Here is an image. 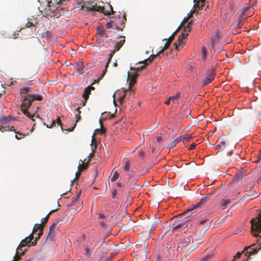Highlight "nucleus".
Returning a JSON list of instances; mask_svg holds the SVG:
<instances>
[{
    "instance_id": "obj_1",
    "label": "nucleus",
    "mask_w": 261,
    "mask_h": 261,
    "mask_svg": "<svg viewBox=\"0 0 261 261\" xmlns=\"http://www.w3.org/2000/svg\"><path fill=\"white\" fill-rule=\"evenodd\" d=\"M32 92H33V89L29 87H22L20 89V94L21 96V100H22L20 108L25 115H27L29 118L34 121L35 115L30 114L28 112V109L31 106L33 101H41L42 100L43 97L40 95L30 93Z\"/></svg>"
},
{
    "instance_id": "obj_2",
    "label": "nucleus",
    "mask_w": 261,
    "mask_h": 261,
    "mask_svg": "<svg viewBox=\"0 0 261 261\" xmlns=\"http://www.w3.org/2000/svg\"><path fill=\"white\" fill-rule=\"evenodd\" d=\"M111 12L105 11V8L100 6H97V4L93 1L86 2L82 6L81 9L87 11H95L104 13L105 15H110L114 13L112 6L110 5Z\"/></svg>"
},
{
    "instance_id": "obj_3",
    "label": "nucleus",
    "mask_w": 261,
    "mask_h": 261,
    "mask_svg": "<svg viewBox=\"0 0 261 261\" xmlns=\"http://www.w3.org/2000/svg\"><path fill=\"white\" fill-rule=\"evenodd\" d=\"M250 223L253 235L256 238L261 237V211L257 217L251 220Z\"/></svg>"
},
{
    "instance_id": "obj_4",
    "label": "nucleus",
    "mask_w": 261,
    "mask_h": 261,
    "mask_svg": "<svg viewBox=\"0 0 261 261\" xmlns=\"http://www.w3.org/2000/svg\"><path fill=\"white\" fill-rule=\"evenodd\" d=\"M215 69L214 67H211L207 70L205 75L203 79L202 86H205L211 83L215 79Z\"/></svg>"
},
{
    "instance_id": "obj_5",
    "label": "nucleus",
    "mask_w": 261,
    "mask_h": 261,
    "mask_svg": "<svg viewBox=\"0 0 261 261\" xmlns=\"http://www.w3.org/2000/svg\"><path fill=\"white\" fill-rule=\"evenodd\" d=\"M254 245L255 244H253L249 246H247V247H245L244 249L243 250V251L242 252H238L236 253V254L233 256V259L231 261H236L237 259L239 258L240 257L242 253H244L245 252V251H246V255H247L248 257H249V256L252 255L256 254L258 252V250L261 249V246H260L258 249L255 248V249H253L252 250H250L249 251H247L249 248H250L251 247L254 246Z\"/></svg>"
},
{
    "instance_id": "obj_6",
    "label": "nucleus",
    "mask_w": 261,
    "mask_h": 261,
    "mask_svg": "<svg viewBox=\"0 0 261 261\" xmlns=\"http://www.w3.org/2000/svg\"><path fill=\"white\" fill-rule=\"evenodd\" d=\"M59 3H53L51 1H48L47 3V7L45 9L46 11V15H49L50 16H53L54 12L58 9Z\"/></svg>"
},
{
    "instance_id": "obj_7",
    "label": "nucleus",
    "mask_w": 261,
    "mask_h": 261,
    "mask_svg": "<svg viewBox=\"0 0 261 261\" xmlns=\"http://www.w3.org/2000/svg\"><path fill=\"white\" fill-rule=\"evenodd\" d=\"M217 142L218 144L215 146L216 149L223 150L229 146L228 141L224 137L219 138Z\"/></svg>"
},
{
    "instance_id": "obj_8",
    "label": "nucleus",
    "mask_w": 261,
    "mask_h": 261,
    "mask_svg": "<svg viewBox=\"0 0 261 261\" xmlns=\"http://www.w3.org/2000/svg\"><path fill=\"white\" fill-rule=\"evenodd\" d=\"M139 74L136 72H128L127 81L129 84V89L136 83V79Z\"/></svg>"
},
{
    "instance_id": "obj_9",
    "label": "nucleus",
    "mask_w": 261,
    "mask_h": 261,
    "mask_svg": "<svg viewBox=\"0 0 261 261\" xmlns=\"http://www.w3.org/2000/svg\"><path fill=\"white\" fill-rule=\"evenodd\" d=\"M119 38L121 39V40L119 41V42H117L115 45V47H114V49L111 51V52L110 53V56L111 57H112L113 56V55H114L116 51H118L120 49V48L122 47V46L124 44V43H125V37L124 36H120L119 37Z\"/></svg>"
},
{
    "instance_id": "obj_10",
    "label": "nucleus",
    "mask_w": 261,
    "mask_h": 261,
    "mask_svg": "<svg viewBox=\"0 0 261 261\" xmlns=\"http://www.w3.org/2000/svg\"><path fill=\"white\" fill-rule=\"evenodd\" d=\"M189 217L190 216L186 217L185 218V219H186L185 221L181 220L175 221V222L173 223L171 225L173 230H176L178 228L181 227L182 226H184L185 222L186 221L190 220Z\"/></svg>"
},
{
    "instance_id": "obj_11",
    "label": "nucleus",
    "mask_w": 261,
    "mask_h": 261,
    "mask_svg": "<svg viewBox=\"0 0 261 261\" xmlns=\"http://www.w3.org/2000/svg\"><path fill=\"white\" fill-rule=\"evenodd\" d=\"M58 224V221H57L56 222L53 223L52 225L50 226L49 232L47 237V239H49L50 241H52L53 240L54 237V231L55 229Z\"/></svg>"
},
{
    "instance_id": "obj_12",
    "label": "nucleus",
    "mask_w": 261,
    "mask_h": 261,
    "mask_svg": "<svg viewBox=\"0 0 261 261\" xmlns=\"http://www.w3.org/2000/svg\"><path fill=\"white\" fill-rule=\"evenodd\" d=\"M92 90H94V88L92 86H89L85 89L83 95V97L85 99V101L83 104V106L85 105V103L89 98V95L90 94L91 91Z\"/></svg>"
},
{
    "instance_id": "obj_13",
    "label": "nucleus",
    "mask_w": 261,
    "mask_h": 261,
    "mask_svg": "<svg viewBox=\"0 0 261 261\" xmlns=\"http://www.w3.org/2000/svg\"><path fill=\"white\" fill-rule=\"evenodd\" d=\"M126 16L125 13L123 15V18L120 22V26L117 25L115 22L114 23V28L116 30L122 31L123 28L125 27V23L126 21Z\"/></svg>"
},
{
    "instance_id": "obj_14",
    "label": "nucleus",
    "mask_w": 261,
    "mask_h": 261,
    "mask_svg": "<svg viewBox=\"0 0 261 261\" xmlns=\"http://www.w3.org/2000/svg\"><path fill=\"white\" fill-rule=\"evenodd\" d=\"M43 227V225L42 224H36L33 228L32 232L26 238L29 240V241L31 242L34 238V233H35L38 230V228H42Z\"/></svg>"
},
{
    "instance_id": "obj_15",
    "label": "nucleus",
    "mask_w": 261,
    "mask_h": 261,
    "mask_svg": "<svg viewBox=\"0 0 261 261\" xmlns=\"http://www.w3.org/2000/svg\"><path fill=\"white\" fill-rule=\"evenodd\" d=\"M76 71L80 74H83L84 72V67L83 66V63L81 60H79L75 67Z\"/></svg>"
},
{
    "instance_id": "obj_16",
    "label": "nucleus",
    "mask_w": 261,
    "mask_h": 261,
    "mask_svg": "<svg viewBox=\"0 0 261 261\" xmlns=\"http://www.w3.org/2000/svg\"><path fill=\"white\" fill-rule=\"evenodd\" d=\"M211 197V194H207L206 196L201 198L200 200L196 203L198 207H202L207 202L208 198Z\"/></svg>"
},
{
    "instance_id": "obj_17",
    "label": "nucleus",
    "mask_w": 261,
    "mask_h": 261,
    "mask_svg": "<svg viewBox=\"0 0 261 261\" xmlns=\"http://www.w3.org/2000/svg\"><path fill=\"white\" fill-rule=\"evenodd\" d=\"M86 160H85L84 161H83L82 160L80 161V163L78 166V169L79 170L81 171L82 172L86 169L88 167V165L89 163V161H87V163H85V161Z\"/></svg>"
},
{
    "instance_id": "obj_18",
    "label": "nucleus",
    "mask_w": 261,
    "mask_h": 261,
    "mask_svg": "<svg viewBox=\"0 0 261 261\" xmlns=\"http://www.w3.org/2000/svg\"><path fill=\"white\" fill-rule=\"evenodd\" d=\"M161 53H159V51L156 54H152L149 56V58H148L146 59H145L144 60L142 61H140L139 63H148V64L151 63L154 59L159 54Z\"/></svg>"
},
{
    "instance_id": "obj_19",
    "label": "nucleus",
    "mask_w": 261,
    "mask_h": 261,
    "mask_svg": "<svg viewBox=\"0 0 261 261\" xmlns=\"http://www.w3.org/2000/svg\"><path fill=\"white\" fill-rule=\"evenodd\" d=\"M137 64H143V65L137 67H130V69L131 70H134L135 72H137L138 71H141L145 69L146 66L148 65V63H139V62Z\"/></svg>"
},
{
    "instance_id": "obj_20",
    "label": "nucleus",
    "mask_w": 261,
    "mask_h": 261,
    "mask_svg": "<svg viewBox=\"0 0 261 261\" xmlns=\"http://www.w3.org/2000/svg\"><path fill=\"white\" fill-rule=\"evenodd\" d=\"M31 242L27 238L23 239L17 248V251L20 250L22 247L28 245Z\"/></svg>"
},
{
    "instance_id": "obj_21",
    "label": "nucleus",
    "mask_w": 261,
    "mask_h": 261,
    "mask_svg": "<svg viewBox=\"0 0 261 261\" xmlns=\"http://www.w3.org/2000/svg\"><path fill=\"white\" fill-rule=\"evenodd\" d=\"M12 118L10 116L2 117L0 118V122L2 125H6L8 122L12 120Z\"/></svg>"
},
{
    "instance_id": "obj_22",
    "label": "nucleus",
    "mask_w": 261,
    "mask_h": 261,
    "mask_svg": "<svg viewBox=\"0 0 261 261\" xmlns=\"http://www.w3.org/2000/svg\"><path fill=\"white\" fill-rule=\"evenodd\" d=\"M56 123L58 124V125L60 126L61 129L63 130L62 124V123H61V120L60 118L59 117H58V118H57V119L56 120H53L52 121V122H51V124L50 125V126H49L48 125H47V127H49V128H51L53 126H55Z\"/></svg>"
},
{
    "instance_id": "obj_23",
    "label": "nucleus",
    "mask_w": 261,
    "mask_h": 261,
    "mask_svg": "<svg viewBox=\"0 0 261 261\" xmlns=\"http://www.w3.org/2000/svg\"><path fill=\"white\" fill-rule=\"evenodd\" d=\"M58 210V208H57L56 210H53L50 211L49 212V213L46 216V217L41 220V222H42L41 224H42L44 226V224H45V223H46L47 222L50 215L51 214H53V213L56 212Z\"/></svg>"
},
{
    "instance_id": "obj_24",
    "label": "nucleus",
    "mask_w": 261,
    "mask_h": 261,
    "mask_svg": "<svg viewBox=\"0 0 261 261\" xmlns=\"http://www.w3.org/2000/svg\"><path fill=\"white\" fill-rule=\"evenodd\" d=\"M220 39V32L217 31L215 36L212 37L211 41L212 44L214 45L218 42Z\"/></svg>"
},
{
    "instance_id": "obj_25",
    "label": "nucleus",
    "mask_w": 261,
    "mask_h": 261,
    "mask_svg": "<svg viewBox=\"0 0 261 261\" xmlns=\"http://www.w3.org/2000/svg\"><path fill=\"white\" fill-rule=\"evenodd\" d=\"M204 1H205V0H194V6L195 7V8H196L197 7H199V8H200V7H201L202 8V7L204 5Z\"/></svg>"
},
{
    "instance_id": "obj_26",
    "label": "nucleus",
    "mask_w": 261,
    "mask_h": 261,
    "mask_svg": "<svg viewBox=\"0 0 261 261\" xmlns=\"http://www.w3.org/2000/svg\"><path fill=\"white\" fill-rule=\"evenodd\" d=\"M180 140H181V137H180L178 138L175 139L171 143L168 144V147L170 149L174 147L177 144V143Z\"/></svg>"
},
{
    "instance_id": "obj_27",
    "label": "nucleus",
    "mask_w": 261,
    "mask_h": 261,
    "mask_svg": "<svg viewBox=\"0 0 261 261\" xmlns=\"http://www.w3.org/2000/svg\"><path fill=\"white\" fill-rule=\"evenodd\" d=\"M243 177V174L241 172H237L235 175L234 176L233 178V181L234 182H238L239 180H240Z\"/></svg>"
},
{
    "instance_id": "obj_28",
    "label": "nucleus",
    "mask_w": 261,
    "mask_h": 261,
    "mask_svg": "<svg viewBox=\"0 0 261 261\" xmlns=\"http://www.w3.org/2000/svg\"><path fill=\"white\" fill-rule=\"evenodd\" d=\"M58 20H59L60 22H57V23H58V25L60 26L64 25L65 23L67 21V20H66L63 16L58 17Z\"/></svg>"
},
{
    "instance_id": "obj_29",
    "label": "nucleus",
    "mask_w": 261,
    "mask_h": 261,
    "mask_svg": "<svg viewBox=\"0 0 261 261\" xmlns=\"http://www.w3.org/2000/svg\"><path fill=\"white\" fill-rule=\"evenodd\" d=\"M14 132L16 133L15 138L17 140L23 139L27 136L24 134H22L20 132H16L15 130H14Z\"/></svg>"
},
{
    "instance_id": "obj_30",
    "label": "nucleus",
    "mask_w": 261,
    "mask_h": 261,
    "mask_svg": "<svg viewBox=\"0 0 261 261\" xmlns=\"http://www.w3.org/2000/svg\"><path fill=\"white\" fill-rule=\"evenodd\" d=\"M98 132H99L100 134H102L105 133V129H103V128H101V129H96L95 130V133L93 134V135L92 136V143H91V144L94 142V141H95V133H98Z\"/></svg>"
},
{
    "instance_id": "obj_31",
    "label": "nucleus",
    "mask_w": 261,
    "mask_h": 261,
    "mask_svg": "<svg viewBox=\"0 0 261 261\" xmlns=\"http://www.w3.org/2000/svg\"><path fill=\"white\" fill-rule=\"evenodd\" d=\"M184 39L180 38V37L178 36V43H174V45H175V48L176 49H178V46L181 45L182 44L184 43Z\"/></svg>"
},
{
    "instance_id": "obj_32",
    "label": "nucleus",
    "mask_w": 261,
    "mask_h": 261,
    "mask_svg": "<svg viewBox=\"0 0 261 261\" xmlns=\"http://www.w3.org/2000/svg\"><path fill=\"white\" fill-rule=\"evenodd\" d=\"M171 42L172 41H170V40H169V39H168L167 42L165 43L164 46L163 47V48L161 50L159 51V53H162L164 52V51L165 50L167 49L169 47Z\"/></svg>"
},
{
    "instance_id": "obj_33",
    "label": "nucleus",
    "mask_w": 261,
    "mask_h": 261,
    "mask_svg": "<svg viewBox=\"0 0 261 261\" xmlns=\"http://www.w3.org/2000/svg\"><path fill=\"white\" fill-rule=\"evenodd\" d=\"M2 126V127H4L3 132L4 131H9V130L13 131L14 132V129H13V128H14L13 126H10V125H7V124L6 125H3Z\"/></svg>"
},
{
    "instance_id": "obj_34",
    "label": "nucleus",
    "mask_w": 261,
    "mask_h": 261,
    "mask_svg": "<svg viewBox=\"0 0 261 261\" xmlns=\"http://www.w3.org/2000/svg\"><path fill=\"white\" fill-rule=\"evenodd\" d=\"M180 29V26H179L178 27V28L176 29V30L169 38V40H170V41H172L173 40L176 34L179 31Z\"/></svg>"
},
{
    "instance_id": "obj_35",
    "label": "nucleus",
    "mask_w": 261,
    "mask_h": 261,
    "mask_svg": "<svg viewBox=\"0 0 261 261\" xmlns=\"http://www.w3.org/2000/svg\"><path fill=\"white\" fill-rule=\"evenodd\" d=\"M80 108L78 107L76 111L78 112V114H76L75 118H76V123H77L79 120H80L81 117L80 115L81 111H80Z\"/></svg>"
},
{
    "instance_id": "obj_36",
    "label": "nucleus",
    "mask_w": 261,
    "mask_h": 261,
    "mask_svg": "<svg viewBox=\"0 0 261 261\" xmlns=\"http://www.w3.org/2000/svg\"><path fill=\"white\" fill-rule=\"evenodd\" d=\"M119 175V174L118 172H117V171L115 172L114 173L113 176L112 177V178L111 179V181L112 182H114L115 180H116L118 178Z\"/></svg>"
},
{
    "instance_id": "obj_37",
    "label": "nucleus",
    "mask_w": 261,
    "mask_h": 261,
    "mask_svg": "<svg viewBox=\"0 0 261 261\" xmlns=\"http://www.w3.org/2000/svg\"><path fill=\"white\" fill-rule=\"evenodd\" d=\"M197 208H198V207L197 206L196 204L192 205L190 206H189V208L187 209V212L193 211Z\"/></svg>"
},
{
    "instance_id": "obj_38",
    "label": "nucleus",
    "mask_w": 261,
    "mask_h": 261,
    "mask_svg": "<svg viewBox=\"0 0 261 261\" xmlns=\"http://www.w3.org/2000/svg\"><path fill=\"white\" fill-rule=\"evenodd\" d=\"M201 52L202 55V59H205L206 57V48L204 46H203L202 47Z\"/></svg>"
},
{
    "instance_id": "obj_39",
    "label": "nucleus",
    "mask_w": 261,
    "mask_h": 261,
    "mask_svg": "<svg viewBox=\"0 0 261 261\" xmlns=\"http://www.w3.org/2000/svg\"><path fill=\"white\" fill-rule=\"evenodd\" d=\"M213 256V254H207L203 258L201 259L202 261H207L210 258H211Z\"/></svg>"
},
{
    "instance_id": "obj_40",
    "label": "nucleus",
    "mask_w": 261,
    "mask_h": 261,
    "mask_svg": "<svg viewBox=\"0 0 261 261\" xmlns=\"http://www.w3.org/2000/svg\"><path fill=\"white\" fill-rule=\"evenodd\" d=\"M130 168V163L129 161H126L125 162V165L124 166V170L126 171H128Z\"/></svg>"
},
{
    "instance_id": "obj_41",
    "label": "nucleus",
    "mask_w": 261,
    "mask_h": 261,
    "mask_svg": "<svg viewBox=\"0 0 261 261\" xmlns=\"http://www.w3.org/2000/svg\"><path fill=\"white\" fill-rule=\"evenodd\" d=\"M193 137V134L188 135L186 137L181 138V140L182 142H185V141L191 139Z\"/></svg>"
},
{
    "instance_id": "obj_42",
    "label": "nucleus",
    "mask_w": 261,
    "mask_h": 261,
    "mask_svg": "<svg viewBox=\"0 0 261 261\" xmlns=\"http://www.w3.org/2000/svg\"><path fill=\"white\" fill-rule=\"evenodd\" d=\"M44 228V226L41 228H38V230H39V232L38 233V237L36 238V240H38L40 237L42 236V234H43V229Z\"/></svg>"
},
{
    "instance_id": "obj_43",
    "label": "nucleus",
    "mask_w": 261,
    "mask_h": 261,
    "mask_svg": "<svg viewBox=\"0 0 261 261\" xmlns=\"http://www.w3.org/2000/svg\"><path fill=\"white\" fill-rule=\"evenodd\" d=\"M179 95L180 93H177L175 95L170 97V99H171V100L173 101L177 100L179 98Z\"/></svg>"
},
{
    "instance_id": "obj_44",
    "label": "nucleus",
    "mask_w": 261,
    "mask_h": 261,
    "mask_svg": "<svg viewBox=\"0 0 261 261\" xmlns=\"http://www.w3.org/2000/svg\"><path fill=\"white\" fill-rule=\"evenodd\" d=\"M81 192L80 191L76 195V197L73 200V202L72 203H75L79 199V197L80 196V195H81Z\"/></svg>"
},
{
    "instance_id": "obj_45",
    "label": "nucleus",
    "mask_w": 261,
    "mask_h": 261,
    "mask_svg": "<svg viewBox=\"0 0 261 261\" xmlns=\"http://www.w3.org/2000/svg\"><path fill=\"white\" fill-rule=\"evenodd\" d=\"M188 36V34L187 33H185L183 31L182 32L180 35L179 36V37H180V38L182 39H185L187 36Z\"/></svg>"
},
{
    "instance_id": "obj_46",
    "label": "nucleus",
    "mask_w": 261,
    "mask_h": 261,
    "mask_svg": "<svg viewBox=\"0 0 261 261\" xmlns=\"http://www.w3.org/2000/svg\"><path fill=\"white\" fill-rule=\"evenodd\" d=\"M81 172H82V171L80 170H79L76 171V172L75 173V177L74 179V180L79 178V177L81 175Z\"/></svg>"
},
{
    "instance_id": "obj_47",
    "label": "nucleus",
    "mask_w": 261,
    "mask_h": 261,
    "mask_svg": "<svg viewBox=\"0 0 261 261\" xmlns=\"http://www.w3.org/2000/svg\"><path fill=\"white\" fill-rule=\"evenodd\" d=\"M106 114V113H102V117L99 119V123L100 124L101 127H102V120H106L107 119V117H105L104 115Z\"/></svg>"
},
{
    "instance_id": "obj_48",
    "label": "nucleus",
    "mask_w": 261,
    "mask_h": 261,
    "mask_svg": "<svg viewBox=\"0 0 261 261\" xmlns=\"http://www.w3.org/2000/svg\"><path fill=\"white\" fill-rule=\"evenodd\" d=\"M107 28H114V23L113 22H107Z\"/></svg>"
},
{
    "instance_id": "obj_49",
    "label": "nucleus",
    "mask_w": 261,
    "mask_h": 261,
    "mask_svg": "<svg viewBox=\"0 0 261 261\" xmlns=\"http://www.w3.org/2000/svg\"><path fill=\"white\" fill-rule=\"evenodd\" d=\"M189 17H187L186 18H184V19L182 20L181 23H180V25L179 26H180V27L184 25L185 23L188 21V20H189Z\"/></svg>"
},
{
    "instance_id": "obj_50",
    "label": "nucleus",
    "mask_w": 261,
    "mask_h": 261,
    "mask_svg": "<svg viewBox=\"0 0 261 261\" xmlns=\"http://www.w3.org/2000/svg\"><path fill=\"white\" fill-rule=\"evenodd\" d=\"M98 218L99 219H102V220H106V216L104 214L99 213L98 214Z\"/></svg>"
},
{
    "instance_id": "obj_51",
    "label": "nucleus",
    "mask_w": 261,
    "mask_h": 261,
    "mask_svg": "<svg viewBox=\"0 0 261 261\" xmlns=\"http://www.w3.org/2000/svg\"><path fill=\"white\" fill-rule=\"evenodd\" d=\"M107 69L106 68H105V69L103 70V72L102 74H101L100 76L98 78V80H100L105 75Z\"/></svg>"
},
{
    "instance_id": "obj_52",
    "label": "nucleus",
    "mask_w": 261,
    "mask_h": 261,
    "mask_svg": "<svg viewBox=\"0 0 261 261\" xmlns=\"http://www.w3.org/2000/svg\"><path fill=\"white\" fill-rule=\"evenodd\" d=\"M98 34L101 35L102 36L107 37V36L103 34V32L102 30H101L100 29L98 28Z\"/></svg>"
},
{
    "instance_id": "obj_53",
    "label": "nucleus",
    "mask_w": 261,
    "mask_h": 261,
    "mask_svg": "<svg viewBox=\"0 0 261 261\" xmlns=\"http://www.w3.org/2000/svg\"><path fill=\"white\" fill-rule=\"evenodd\" d=\"M191 31V29L190 28H188L187 26L185 27L183 32L185 33H187L188 34Z\"/></svg>"
},
{
    "instance_id": "obj_54",
    "label": "nucleus",
    "mask_w": 261,
    "mask_h": 261,
    "mask_svg": "<svg viewBox=\"0 0 261 261\" xmlns=\"http://www.w3.org/2000/svg\"><path fill=\"white\" fill-rule=\"evenodd\" d=\"M194 24V21L193 20H191L190 22H188L187 24L188 28H190L191 29V27Z\"/></svg>"
},
{
    "instance_id": "obj_55",
    "label": "nucleus",
    "mask_w": 261,
    "mask_h": 261,
    "mask_svg": "<svg viewBox=\"0 0 261 261\" xmlns=\"http://www.w3.org/2000/svg\"><path fill=\"white\" fill-rule=\"evenodd\" d=\"M37 240H36V239L34 241L31 242V243H30L31 244L28 245V246H35L37 244Z\"/></svg>"
},
{
    "instance_id": "obj_56",
    "label": "nucleus",
    "mask_w": 261,
    "mask_h": 261,
    "mask_svg": "<svg viewBox=\"0 0 261 261\" xmlns=\"http://www.w3.org/2000/svg\"><path fill=\"white\" fill-rule=\"evenodd\" d=\"M35 24L33 23V22H31L30 21H28L26 24H25V26L28 28H29L31 26H33V25H34Z\"/></svg>"
},
{
    "instance_id": "obj_57",
    "label": "nucleus",
    "mask_w": 261,
    "mask_h": 261,
    "mask_svg": "<svg viewBox=\"0 0 261 261\" xmlns=\"http://www.w3.org/2000/svg\"><path fill=\"white\" fill-rule=\"evenodd\" d=\"M112 57H111L110 56H109V60L107 62V63H106V65H105V68H106L107 69L108 67V66H109V64L111 60V59H112Z\"/></svg>"
},
{
    "instance_id": "obj_58",
    "label": "nucleus",
    "mask_w": 261,
    "mask_h": 261,
    "mask_svg": "<svg viewBox=\"0 0 261 261\" xmlns=\"http://www.w3.org/2000/svg\"><path fill=\"white\" fill-rule=\"evenodd\" d=\"M106 219L103 220L102 221L100 222L99 224L101 226L104 227L106 225Z\"/></svg>"
},
{
    "instance_id": "obj_59",
    "label": "nucleus",
    "mask_w": 261,
    "mask_h": 261,
    "mask_svg": "<svg viewBox=\"0 0 261 261\" xmlns=\"http://www.w3.org/2000/svg\"><path fill=\"white\" fill-rule=\"evenodd\" d=\"M85 251L86 252V254L87 255V256H89L90 255V252L89 251V249L88 247H86L85 249Z\"/></svg>"
},
{
    "instance_id": "obj_60",
    "label": "nucleus",
    "mask_w": 261,
    "mask_h": 261,
    "mask_svg": "<svg viewBox=\"0 0 261 261\" xmlns=\"http://www.w3.org/2000/svg\"><path fill=\"white\" fill-rule=\"evenodd\" d=\"M196 144L195 143H192L190 147H189V149L190 150H192V149H193L194 148H195V147H196Z\"/></svg>"
},
{
    "instance_id": "obj_61",
    "label": "nucleus",
    "mask_w": 261,
    "mask_h": 261,
    "mask_svg": "<svg viewBox=\"0 0 261 261\" xmlns=\"http://www.w3.org/2000/svg\"><path fill=\"white\" fill-rule=\"evenodd\" d=\"M261 160V151L259 154L258 155V159L255 161V163H258L259 161Z\"/></svg>"
},
{
    "instance_id": "obj_62",
    "label": "nucleus",
    "mask_w": 261,
    "mask_h": 261,
    "mask_svg": "<svg viewBox=\"0 0 261 261\" xmlns=\"http://www.w3.org/2000/svg\"><path fill=\"white\" fill-rule=\"evenodd\" d=\"M125 96V93H124L122 96L119 97V100L121 102L122 101V100L124 99Z\"/></svg>"
},
{
    "instance_id": "obj_63",
    "label": "nucleus",
    "mask_w": 261,
    "mask_h": 261,
    "mask_svg": "<svg viewBox=\"0 0 261 261\" xmlns=\"http://www.w3.org/2000/svg\"><path fill=\"white\" fill-rule=\"evenodd\" d=\"M206 221V219H205V218H203V219H202L200 221L199 223H200V224H204Z\"/></svg>"
},
{
    "instance_id": "obj_64",
    "label": "nucleus",
    "mask_w": 261,
    "mask_h": 261,
    "mask_svg": "<svg viewBox=\"0 0 261 261\" xmlns=\"http://www.w3.org/2000/svg\"><path fill=\"white\" fill-rule=\"evenodd\" d=\"M116 185H117V186L119 188H122L124 186V185H123L122 183L119 182H117Z\"/></svg>"
}]
</instances>
